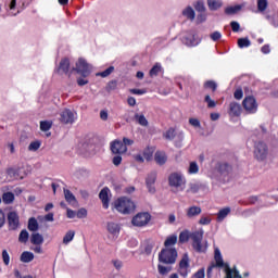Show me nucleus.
I'll list each match as a JSON object with an SVG mask.
<instances>
[{
    "label": "nucleus",
    "mask_w": 278,
    "mask_h": 278,
    "mask_svg": "<svg viewBox=\"0 0 278 278\" xmlns=\"http://www.w3.org/2000/svg\"><path fill=\"white\" fill-rule=\"evenodd\" d=\"M117 86H118V83L116 80H111L108 83L105 90L106 92H112L113 90H116Z\"/></svg>",
    "instance_id": "nucleus-47"
},
{
    "label": "nucleus",
    "mask_w": 278,
    "mask_h": 278,
    "mask_svg": "<svg viewBox=\"0 0 278 278\" xmlns=\"http://www.w3.org/2000/svg\"><path fill=\"white\" fill-rule=\"evenodd\" d=\"M30 242L31 244H36L37 247H40V244L45 242V237H42V235H40L39 232H34L30 236Z\"/></svg>",
    "instance_id": "nucleus-24"
},
{
    "label": "nucleus",
    "mask_w": 278,
    "mask_h": 278,
    "mask_svg": "<svg viewBox=\"0 0 278 278\" xmlns=\"http://www.w3.org/2000/svg\"><path fill=\"white\" fill-rule=\"evenodd\" d=\"M188 173L189 175H197V173H199V164H197L194 161L190 162Z\"/></svg>",
    "instance_id": "nucleus-36"
},
{
    "label": "nucleus",
    "mask_w": 278,
    "mask_h": 278,
    "mask_svg": "<svg viewBox=\"0 0 278 278\" xmlns=\"http://www.w3.org/2000/svg\"><path fill=\"white\" fill-rule=\"evenodd\" d=\"M2 260L5 266L10 265V254L8 253V250L2 251Z\"/></svg>",
    "instance_id": "nucleus-48"
},
{
    "label": "nucleus",
    "mask_w": 278,
    "mask_h": 278,
    "mask_svg": "<svg viewBox=\"0 0 278 278\" xmlns=\"http://www.w3.org/2000/svg\"><path fill=\"white\" fill-rule=\"evenodd\" d=\"M106 229L112 236H118V233H121V225L114 222H109L106 224Z\"/></svg>",
    "instance_id": "nucleus-23"
},
{
    "label": "nucleus",
    "mask_w": 278,
    "mask_h": 278,
    "mask_svg": "<svg viewBox=\"0 0 278 278\" xmlns=\"http://www.w3.org/2000/svg\"><path fill=\"white\" fill-rule=\"evenodd\" d=\"M110 189L108 188H103L100 193H99V198L102 201V205L104 210H108L110 207Z\"/></svg>",
    "instance_id": "nucleus-19"
},
{
    "label": "nucleus",
    "mask_w": 278,
    "mask_h": 278,
    "mask_svg": "<svg viewBox=\"0 0 278 278\" xmlns=\"http://www.w3.org/2000/svg\"><path fill=\"white\" fill-rule=\"evenodd\" d=\"M184 42L185 45H187L188 47H192L194 45H197V41L194 40V35H188L184 38Z\"/></svg>",
    "instance_id": "nucleus-40"
},
{
    "label": "nucleus",
    "mask_w": 278,
    "mask_h": 278,
    "mask_svg": "<svg viewBox=\"0 0 278 278\" xmlns=\"http://www.w3.org/2000/svg\"><path fill=\"white\" fill-rule=\"evenodd\" d=\"M266 8H268V0H257L258 12H266Z\"/></svg>",
    "instance_id": "nucleus-39"
},
{
    "label": "nucleus",
    "mask_w": 278,
    "mask_h": 278,
    "mask_svg": "<svg viewBox=\"0 0 278 278\" xmlns=\"http://www.w3.org/2000/svg\"><path fill=\"white\" fill-rule=\"evenodd\" d=\"M203 229L191 232L190 240L193 251L197 253H205L207 251V244L203 245Z\"/></svg>",
    "instance_id": "nucleus-4"
},
{
    "label": "nucleus",
    "mask_w": 278,
    "mask_h": 278,
    "mask_svg": "<svg viewBox=\"0 0 278 278\" xmlns=\"http://www.w3.org/2000/svg\"><path fill=\"white\" fill-rule=\"evenodd\" d=\"M190 268V257L185 253L178 265V274L180 277H188V269Z\"/></svg>",
    "instance_id": "nucleus-9"
},
{
    "label": "nucleus",
    "mask_w": 278,
    "mask_h": 278,
    "mask_svg": "<svg viewBox=\"0 0 278 278\" xmlns=\"http://www.w3.org/2000/svg\"><path fill=\"white\" fill-rule=\"evenodd\" d=\"M113 266L116 268V270H121L123 268V262L118 260L112 261Z\"/></svg>",
    "instance_id": "nucleus-56"
},
{
    "label": "nucleus",
    "mask_w": 278,
    "mask_h": 278,
    "mask_svg": "<svg viewBox=\"0 0 278 278\" xmlns=\"http://www.w3.org/2000/svg\"><path fill=\"white\" fill-rule=\"evenodd\" d=\"M7 177L10 181H16L18 179H24V177L21 175L20 168L9 167L7 168Z\"/></svg>",
    "instance_id": "nucleus-15"
},
{
    "label": "nucleus",
    "mask_w": 278,
    "mask_h": 278,
    "mask_svg": "<svg viewBox=\"0 0 278 278\" xmlns=\"http://www.w3.org/2000/svg\"><path fill=\"white\" fill-rule=\"evenodd\" d=\"M40 149V142L39 141H33L28 146V151H38Z\"/></svg>",
    "instance_id": "nucleus-51"
},
{
    "label": "nucleus",
    "mask_w": 278,
    "mask_h": 278,
    "mask_svg": "<svg viewBox=\"0 0 278 278\" xmlns=\"http://www.w3.org/2000/svg\"><path fill=\"white\" fill-rule=\"evenodd\" d=\"M108 111H101L100 112V118L101 121H108Z\"/></svg>",
    "instance_id": "nucleus-64"
},
{
    "label": "nucleus",
    "mask_w": 278,
    "mask_h": 278,
    "mask_svg": "<svg viewBox=\"0 0 278 278\" xmlns=\"http://www.w3.org/2000/svg\"><path fill=\"white\" fill-rule=\"evenodd\" d=\"M160 275H168L170 267H166L164 265L159 264L157 266Z\"/></svg>",
    "instance_id": "nucleus-53"
},
{
    "label": "nucleus",
    "mask_w": 278,
    "mask_h": 278,
    "mask_svg": "<svg viewBox=\"0 0 278 278\" xmlns=\"http://www.w3.org/2000/svg\"><path fill=\"white\" fill-rule=\"evenodd\" d=\"M214 260H215V265H212L213 267L214 266H217L218 268H224L225 270V267L228 266L227 264H225V261H223V254L220 253V250L218 248H214Z\"/></svg>",
    "instance_id": "nucleus-17"
},
{
    "label": "nucleus",
    "mask_w": 278,
    "mask_h": 278,
    "mask_svg": "<svg viewBox=\"0 0 278 278\" xmlns=\"http://www.w3.org/2000/svg\"><path fill=\"white\" fill-rule=\"evenodd\" d=\"M63 192H64L65 201H67V203L70 205H72V207H79V203L77 202V198H75V194H73V192H71V190L64 189Z\"/></svg>",
    "instance_id": "nucleus-18"
},
{
    "label": "nucleus",
    "mask_w": 278,
    "mask_h": 278,
    "mask_svg": "<svg viewBox=\"0 0 278 278\" xmlns=\"http://www.w3.org/2000/svg\"><path fill=\"white\" fill-rule=\"evenodd\" d=\"M240 10H242L241 5H235V7H228L225 9L226 14H238V12H240Z\"/></svg>",
    "instance_id": "nucleus-38"
},
{
    "label": "nucleus",
    "mask_w": 278,
    "mask_h": 278,
    "mask_svg": "<svg viewBox=\"0 0 278 278\" xmlns=\"http://www.w3.org/2000/svg\"><path fill=\"white\" fill-rule=\"evenodd\" d=\"M160 73H162V65H160L159 63H156L151 70H150V77H157V75H160Z\"/></svg>",
    "instance_id": "nucleus-33"
},
{
    "label": "nucleus",
    "mask_w": 278,
    "mask_h": 278,
    "mask_svg": "<svg viewBox=\"0 0 278 278\" xmlns=\"http://www.w3.org/2000/svg\"><path fill=\"white\" fill-rule=\"evenodd\" d=\"M182 15L186 16V18H188L189 21H194V17H195L194 9H192L191 7H187L182 11Z\"/></svg>",
    "instance_id": "nucleus-29"
},
{
    "label": "nucleus",
    "mask_w": 278,
    "mask_h": 278,
    "mask_svg": "<svg viewBox=\"0 0 278 278\" xmlns=\"http://www.w3.org/2000/svg\"><path fill=\"white\" fill-rule=\"evenodd\" d=\"M168 186L172 188V192H181L186 187V178L181 173L174 172L168 176Z\"/></svg>",
    "instance_id": "nucleus-3"
},
{
    "label": "nucleus",
    "mask_w": 278,
    "mask_h": 278,
    "mask_svg": "<svg viewBox=\"0 0 278 278\" xmlns=\"http://www.w3.org/2000/svg\"><path fill=\"white\" fill-rule=\"evenodd\" d=\"M192 232L188 231V230H185L182 232H180L179 235V242L181 244L188 242V240H190V236H191Z\"/></svg>",
    "instance_id": "nucleus-34"
},
{
    "label": "nucleus",
    "mask_w": 278,
    "mask_h": 278,
    "mask_svg": "<svg viewBox=\"0 0 278 278\" xmlns=\"http://www.w3.org/2000/svg\"><path fill=\"white\" fill-rule=\"evenodd\" d=\"M168 160V156H166V152L157 151L154 154V162L159 164V166H164Z\"/></svg>",
    "instance_id": "nucleus-22"
},
{
    "label": "nucleus",
    "mask_w": 278,
    "mask_h": 278,
    "mask_svg": "<svg viewBox=\"0 0 278 278\" xmlns=\"http://www.w3.org/2000/svg\"><path fill=\"white\" fill-rule=\"evenodd\" d=\"M155 181H157V172L152 170L148 174V176L146 178V184L148 186V190L152 194L155 192Z\"/></svg>",
    "instance_id": "nucleus-12"
},
{
    "label": "nucleus",
    "mask_w": 278,
    "mask_h": 278,
    "mask_svg": "<svg viewBox=\"0 0 278 278\" xmlns=\"http://www.w3.org/2000/svg\"><path fill=\"white\" fill-rule=\"evenodd\" d=\"M114 73V66H110L104 72H100L97 74V77H110Z\"/></svg>",
    "instance_id": "nucleus-43"
},
{
    "label": "nucleus",
    "mask_w": 278,
    "mask_h": 278,
    "mask_svg": "<svg viewBox=\"0 0 278 278\" xmlns=\"http://www.w3.org/2000/svg\"><path fill=\"white\" fill-rule=\"evenodd\" d=\"M53 123L49 122V121H42L40 122V129L41 131H49V129H51Z\"/></svg>",
    "instance_id": "nucleus-44"
},
{
    "label": "nucleus",
    "mask_w": 278,
    "mask_h": 278,
    "mask_svg": "<svg viewBox=\"0 0 278 278\" xmlns=\"http://www.w3.org/2000/svg\"><path fill=\"white\" fill-rule=\"evenodd\" d=\"M143 157L147 160V162H151L153 159V149L147 148L143 150Z\"/></svg>",
    "instance_id": "nucleus-42"
},
{
    "label": "nucleus",
    "mask_w": 278,
    "mask_h": 278,
    "mask_svg": "<svg viewBox=\"0 0 278 278\" xmlns=\"http://www.w3.org/2000/svg\"><path fill=\"white\" fill-rule=\"evenodd\" d=\"M229 214H231V208L230 207H225L222 208L218 213H217V220L220 223L223 220H225V218H227V216H229Z\"/></svg>",
    "instance_id": "nucleus-26"
},
{
    "label": "nucleus",
    "mask_w": 278,
    "mask_h": 278,
    "mask_svg": "<svg viewBox=\"0 0 278 278\" xmlns=\"http://www.w3.org/2000/svg\"><path fill=\"white\" fill-rule=\"evenodd\" d=\"M175 244H177V236H170L164 242L165 249H173Z\"/></svg>",
    "instance_id": "nucleus-30"
},
{
    "label": "nucleus",
    "mask_w": 278,
    "mask_h": 278,
    "mask_svg": "<svg viewBox=\"0 0 278 278\" xmlns=\"http://www.w3.org/2000/svg\"><path fill=\"white\" fill-rule=\"evenodd\" d=\"M21 262H23L24 264H29V262H34V253L31 252H23L21 255Z\"/></svg>",
    "instance_id": "nucleus-27"
},
{
    "label": "nucleus",
    "mask_w": 278,
    "mask_h": 278,
    "mask_svg": "<svg viewBox=\"0 0 278 278\" xmlns=\"http://www.w3.org/2000/svg\"><path fill=\"white\" fill-rule=\"evenodd\" d=\"M219 8H223V2L220 0H211L210 10H218Z\"/></svg>",
    "instance_id": "nucleus-45"
},
{
    "label": "nucleus",
    "mask_w": 278,
    "mask_h": 278,
    "mask_svg": "<svg viewBox=\"0 0 278 278\" xmlns=\"http://www.w3.org/2000/svg\"><path fill=\"white\" fill-rule=\"evenodd\" d=\"M77 216V213L71 208H67V218H75Z\"/></svg>",
    "instance_id": "nucleus-63"
},
{
    "label": "nucleus",
    "mask_w": 278,
    "mask_h": 278,
    "mask_svg": "<svg viewBox=\"0 0 278 278\" xmlns=\"http://www.w3.org/2000/svg\"><path fill=\"white\" fill-rule=\"evenodd\" d=\"M175 136H177L175 128H169L166 132L163 134L165 140H175Z\"/></svg>",
    "instance_id": "nucleus-35"
},
{
    "label": "nucleus",
    "mask_w": 278,
    "mask_h": 278,
    "mask_svg": "<svg viewBox=\"0 0 278 278\" xmlns=\"http://www.w3.org/2000/svg\"><path fill=\"white\" fill-rule=\"evenodd\" d=\"M233 97H235V99L240 101V99H242V97H244V92L242 91V89H237L233 93Z\"/></svg>",
    "instance_id": "nucleus-55"
},
{
    "label": "nucleus",
    "mask_w": 278,
    "mask_h": 278,
    "mask_svg": "<svg viewBox=\"0 0 278 278\" xmlns=\"http://www.w3.org/2000/svg\"><path fill=\"white\" fill-rule=\"evenodd\" d=\"M206 18H207V15H205L204 13H200L198 15L197 21H198V23H204V21H206Z\"/></svg>",
    "instance_id": "nucleus-62"
},
{
    "label": "nucleus",
    "mask_w": 278,
    "mask_h": 278,
    "mask_svg": "<svg viewBox=\"0 0 278 278\" xmlns=\"http://www.w3.org/2000/svg\"><path fill=\"white\" fill-rule=\"evenodd\" d=\"M177 249L175 248H165L159 254L160 264H165L166 266H170L177 262Z\"/></svg>",
    "instance_id": "nucleus-2"
},
{
    "label": "nucleus",
    "mask_w": 278,
    "mask_h": 278,
    "mask_svg": "<svg viewBox=\"0 0 278 278\" xmlns=\"http://www.w3.org/2000/svg\"><path fill=\"white\" fill-rule=\"evenodd\" d=\"M131 94H144L147 90L144 89H130Z\"/></svg>",
    "instance_id": "nucleus-61"
},
{
    "label": "nucleus",
    "mask_w": 278,
    "mask_h": 278,
    "mask_svg": "<svg viewBox=\"0 0 278 278\" xmlns=\"http://www.w3.org/2000/svg\"><path fill=\"white\" fill-rule=\"evenodd\" d=\"M242 105L248 114H256L257 108L260 106L257 100L253 96L245 97L242 101Z\"/></svg>",
    "instance_id": "nucleus-6"
},
{
    "label": "nucleus",
    "mask_w": 278,
    "mask_h": 278,
    "mask_svg": "<svg viewBox=\"0 0 278 278\" xmlns=\"http://www.w3.org/2000/svg\"><path fill=\"white\" fill-rule=\"evenodd\" d=\"M77 218H86L88 216V210L86 208H79L76 213Z\"/></svg>",
    "instance_id": "nucleus-52"
},
{
    "label": "nucleus",
    "mask_w": 278,
    "mask_h": 278,
    "mask_svg": "<svg viewBox=\"0 0 278 278\" xmlns=\"http://www.w3.org/2000/svg\"><path fill=\"white\" fill-rule=\"evenodd\" d=\"M192 278H205V269L198 270Z\"/></svg>",
    "instance_id": "nucleus-57"
},
{
    "label": "nucleus",
    "mask_w": 278,
    "mask_h": 278,
    "mask_svg": "<svg viewBox=\"0 0 278 278\" xmlns=\"http://www.w3.org/2000/svg\"><path fill=\"white\" fill-rule=\"evenodd\" d=\"M27 240H29V232H27L25 229L21 231L20 237H18V241L24 243L27 242Z\"/></svg>",
    "instance_id": "nucleus-46"
},
{
    "label": "nucleus",
    "mask_w": 278,
    "mask_h": 278,
    "mask_svg": "<svg viewBox=\"0 0 278 278\" xmlns=\"http://www.w3.org/2000/svg\"><path fill=\"white\" fill-rule=\"evenodd\" d=\"M229 116H240L242 114V106L238 102H230L229 104Z\"/></svg>",
    "instance_id": "nucleus-20"
},
{
    "label": "nucleus",
    "mask_w": 278,
    "mask_h": 278,
    "mask_svg": "<svg viewBox=\"0 0 278 278\" xmlns=\"http://www.w3.org/2000/svg\"><path fill=\"white\" fill-rule=\"evenodd\" d=\"M223 37V35L219 31H215L211 35L212 40H214L216 42V40H220V38Z\"/></svg>",
    "instance_id": "nucleus-58"
},
{
    "label": "nucleus",
    "mask_w": 278,
    "mask_h": 278,
    "mask_svg": "<svg viewBox=\"0 0 278 278\" xmlns=\"http://www.w3.org/2000/svg\"><path fill=\"white\" fill-rule=\"evenodd\" d=\"M253 153L257 162H266L268 157V144L264 141L254 142Z\"/></svg>",
    "instance_id": "nucleus-5"
},
{
    "label": "nucleus",
    "mask_w": 278,
    "mask_h": 278,
    "mask_svg": "<svg viewBox=\"0 0 278 278\" xmlns=\"http://www.w3.org/2000/svg\"><path fill=\"white\" fill-rule=\"evenodd\" d=\"M201 212L202 210L200 206L193 205L187 208L186 216L187 218H197V216L201 215Z\"/></svg>",
    "instance_id": "nucleus-21"
},
{
    "label": "nucleus",
    "mask_w": 278,
    "mask_h": 278,
    "mask_svg": "<svg viewBox=\"0 0 278 278\" xmlns=\"http://www.w3.org/2000/svg\"><path fill=\"white\" fill-rule=\"evenodd\" d=\"M134 160H136L139 164L144 163V156H142L141 154H135Z\"/></svg>",
    "instance_id": "nucleus-60"
},
{
    "label": "nucleus",
    "mask_w": 278,
    "mask_h": 278,
    "mask_svg": "<svg viewBox=\"0 0 278 278\" xmlns=\"http://www.w3.org/2000/svg\"><path fill=\"white\" fill-rule=\"evenodd\" d=\"M78 151L83 155H94V144L90 140H83L78 143Z\"/></svg>",
    "instance_id": "nucleus-10"
},
{
    "label": "nucleus",
    "mask_w": 278,
    "mask_h": 278,
    "mask_svg": "<svg viewBox=\"0 0 278 278\" xmlns=\"http://www.w3.org/2000/svg\"><path fill=\"white\" fill-rule=\"evenodd\" d=\"M194 8H195L197 12H200V13L205 12V4L203 3V1H198L194 4Z\"/></svg>",
    "instance_id": "nucleus-49"
},
{
    "label": "nucleus",
    "mask_w": 278,
    "mask_h": 278,
    "mask_svg": "<svg viewBox=\"0 0 278 278\" xmlns=\"http://www.w3.org/2000/svg\"><path fill=\"white\" fill-rule=\"evenodd\" d=\"M238 47L240 49H244V47H251V40H249V38H240L238 39Z\"/></svg>",
    "instance_id": "nucleus-41"
},
{
    "label": "nucleus",
    "mask_w": 278,
    "mask_h": 278,
    "mask_svg": "<svg viewBox=\"0 0 278 278\" xmlns=\"http://www.w3.org/2000/svg\"><path fill=\"white\" fill-rule=\"evenodd\" d=\"M151 220V214L149 213H138L135 217H132L131 223L134 227H144L149 225Z\"/></svg>",
    "instance_id": "nucleus-7"
},
{
    "label": "nucleus",
    "mask_w": 278,
    "mask_h": 278,
    "mask_svg": "<svg viewBox=\"0 0 278 278\" xmlns=\"http://www.w3.org/2000/svg\"><path fill=\"white\" fill-rule=\"evenodd\" d=\"M219 173V180L227 184L231 179V166L227 165L226 163L219 164L217 167Z\"/></svg>",
    "instance_id": "nucleus-8"
},
{
    "label": "nucleus",
    "mask_w": 278,
    "mask_h": 278,
    "mask_svg": "<svg viewBox=\"0 0 278 278\" xmlns=\"http://www.w3.org/2000/svg\"><path fill=\"white\" fill-rule=\"evenodd\" d=\"M232 31H240V24L238 22L230 23Z\"/></svg>",
    "instance_id": "nucleus-59"
},
{
    "label": "nucleus",
    "mask_w": 278,
    "mask_h": 278,
    "mask_svg": "<svg viewBox=\"0 0 278 278\" xmlns=\"http://www.w3.org/2000/svg\"><path fill=\"white\" fill-rule=\"evenodd\" d=\"M114 166H121V163L123 162V156L121 154H117L112 160Z\"/></svg>",
    "instance_id": "nucleus-54"
},
{
    "label": "nucleus",
    "mask_w": 278,
    "mask_h": 278,
    "mask_svg": "<svg viewBox=\"0 0 278 278\" xmlns=\"http://www.w3.org/2000/svg\"><path fill=\"white\" fill-rule=\"evenodd\" d=\"M134 119L136 121V123H138V125H141V127H149V121L147 119V117H144L143 114L136 113Z\"/></svg>",
    "instance_id": "nucleus-25"
},
{
    "label": "nucleus",
    "mask_w": 278,
    "mask_h": 278,
    "mask_svg": "<svg viewBox=\"0 0 278 278\" xmlns=\"http://www.w3.org/2000/svg\"><path fill=\"white\" fill-rule=\"evenodd\" d=\"M61 123H64V125H73L75 123V114L68 109L64 110L61 113Z\"/></svg>",
    "instance_id": "nucleus-14"
},
{
    "label": "nucleus",
    "mask_w": 278,
    "mask_h": 278,
    "mask_svg": "<svg viewBox=\"0 0 278 278\" xmlns=\"http://www.w3.org/2000/svg\"><path fill=\"white\" fill-rule=\"evenodd\" d=\"M74 71L83 75V77H88L90 75V65L87 64L86 60L79 59Z\"/></svg>",
    "instance_id": "nucleus-11"
},
{
    "label": "nucleus",
    "mask_w": 278,
    "mask_h": 278,
    "mask_svg": "<svg viewBox=\"0 0 278 278\" xmlns=\"http://www.w3.org/2000/svg\"><path fill=\"white\" fill-rule=\"evenodd\" d=\"M114 207L121 214H132V212H136V203L125 197L117 199L114 202Z\"/></svg>",
    "instance_id": "nucleus-1"
},
{
    "label": "nucleus",
    "mask_w": 278,
    "mask_h": 278,
    "mask_svg": "<svg viewBox=\"0 0 278 278\" xmlns=\"http://www.w3.org/2000/svg\"><path fill=\"white\" fill-rule=\"evenodd\" d=\"M70 66L71 63L68 62V59L62 60L59 66V73H68Z\"/></svg>",
    "instance_id": "nucleus-32"
},
{
    "label": "nucleus",
    "mask_w": 278,
    "mask_h": 278,
    "mask_svg": "<svg viewBox=\"0 0 278 278\" xmlns=\"http://www.w3.org/2000/svg\"><path fill=\"white\" fill-rule=\"evenodd\" d=\"M8 223H9L10 229H12L13 231L15 229H18V225H20L18 214L16 212H10L8 214Z\"/></svg>",
    "instance_id": "nucleus-16"
},
{
    "label": "nucleus",
    "mask_w": 278,
    "mask_h": 278,
    "mask_svg": "<svg viewBox=\"0 0 278 278\" xmlns=\"http://www.w3.org/2000/svg\"><path fill=\"white\" fill-rule=\"evenodd\" d=\"M2 201L5 205H10L12 203H14V194L12 192H4L2 194Z\"/></svg>",
    "instance_id": "nucleus-28"
},
{
    "label": "nucleus",
    "mask_w": 278,
    "mask_h": 278,
    "mask_svg": "<svg viewBox=\"0 0 278 278\" xmlns=\"http://www.w3.org/2000/svg\"><path fill=\"white\" fill-rule=\"evenodd\" d=\"M111 151L115 155H123V153H127V147L121 140H115L111 143Z\"/></svg>",
    "instance_id": "nucleus-13"
},
{
    "label": "nucleus",
    "mask_w": 278,
    "mask_h": 278,
    "mask_svg": "<svg viewBox=\"0 0 278 278\" xmlns=\"http://www.w3.org/2000/svg\"><path fill=\"white\" fill-rule=\"evenodd\" d=\"M74 238H75V231L68 230L63 238V244H68V242H72Z\"/></svg>",
    "instance_id": "nucleus-37"
},
{
    "label": "nucleus",
    "mask_w": 278,
    "mask_h": 278,
    "mask_svg": "<svg viewBox=\"0 0 278 278\" xmlns=\"http://www.w3.org/2000/svg\"><path fill=\"white\" fill-rule=\"evenodd\" d=\"M189 125H191V127L200 128L201 122L199 121V118L191 117L189 118Z\"/></svg>",
    "instance_id": "nucleus-50"
},
{
    "label": "nucleus",
    "mask_w": 278,
    "mask_h": 278,
    "mask_svg": "<svg viewBox=\"0 0 278 278\" xmlns=\"http://www.w3.org/2000/svg\"><path fill=\"white\" fill-rule=\"evenodd\" d=\"M38 229H39L38 220L35 217H30L28 219V230L38 231Z\"/></svg>",
    "instance_id": "nucleus-31"
}]
</instances>
